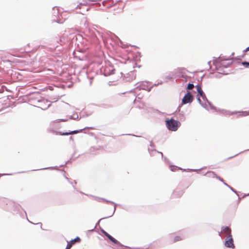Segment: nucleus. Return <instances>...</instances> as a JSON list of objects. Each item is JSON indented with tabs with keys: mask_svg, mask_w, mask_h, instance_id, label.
<instances>
[{
	"mask_svg": "<svg viewBox=\"0 0 249 249\" xmlns=\"http://www.w3.org/2000/svg\"><path fill=\"white\" fill-rule=\"evenodd\" d=\"M171 170H172V171H174V169H172V168H171Z\"/></svg>",
	"mask_w": 249,
	"mask_h": 249,
	"instance_id": "nucleus-18",
	"label": "nucleus"
},
{
	"mask_svg": "<svg viewBox=\"0 0 249 249\" xmlns=\"http://www.w3.org/2000/svg\"><path fill=\"white\" fill-rule=\"evenodd\" d=\"M242 65L247 68L249 67V62H242Z\"/></svg>",
	"mask_w": 249,
	"mask_h": 249,
	"instance_id": "nucleus-10",
	"label": "nucleus"
},
{
	"mask_svg": "<svg viewBox=\"0 0 249 249\" xmlns=\"http://www.w3.org/2000/svg\"><path fill=\"white\" fill-rule=\"evenodd\" d=\"M81 132H82V130H74V131H71L70 132H66V133L60 132L59 134L61 135H71V134H77L78 133Z\"/></svg>",
	"mask_w": 249,
	"mask_h": 249,
	"instance_id": "nucleus-6",
	"label": "nucleus"
},
{
	"mask_svg": "<svg viewBox=\"0 0 249 249\" xmlns=\"http://www.w3.org/2000/svg\"><path fill=\"white\" fill-rule=\"evenodd\" d=\"M171 170H172V171H174V169H172V168H171Z\"/></svg>",
	"mask_w": 249,
	"mask_h": 249,
	"instance_id": "nucleus-17",
	"label": "nucleus"
},
{
	"mask_svg": "<svg viewBox=\"0 0 249 249\" xmlns=\"http://www.w3.org/2000/svg\"><path fill=\"white\" fill-rule=\"evenodd\" d=\"M193 96L191 95L190 92H188L183 98L182 100V104H186L187 103H190L193 101Z\"/></svg>",
	"mask_w": 249,
	"mask_h": 249,
	"instance_id": "nucleus-2",
	"label": "nucleus"
},
{
	"mask_svg": "<svg viewBox=\"0 0 249 249\" xmlns=\"http://www.w3.org/2000/svg\"><path fill=\"white\" fill-rule=\"evenodd\" d=\"M224 244L227 248H230L232 249L235 248V246L233 243V239L232 237V236L231 237H227Z\"/></svg>",
	"mask_w": 249,
	"mask_h": 249,
	"instance_id": "nucleus-3",
	"label": "nucleus"
},
{
	"mask_svg": "<svg viewBox=\"0 0 249 249\" xmlns=\"http://www.w3.org/2000/svg\"><path fill=\"white\" fill-rule=\"evenodd\" d=\"M222 233H224L227 237H231L232 236L231 229L229 227H223L222 231L219 232V235L221 236Z\"/></svg>",
	"mask_w": 249,
	"mask_h": 249,
	"instance_id": "nucleus-4",
	"label": "nucleus"
},
{
	"mask_svg": "<svg viewBox=\"0 0 249 249\" xmlns=\"http://www.w3.org/2000/svg\"><path fill=\"white\" fill-rule=\"evenodd\" d=\"M182 240V238L180 236H176L173 240V243H176L178 241H180Z\"/></svg>",
	"mask_w": 249,
	"mask_h": 249,
	"instance_id": "nucleus-8",
	"label": "nucleus"
},
{
	"mask_svg": "<svg viewBox=\"0 0 249 249\" xmlns=\"http://www.w3.org/2000/svg\"><path fill=\"white\" fill-rule=\"evenodd\" d=\"M70 243H71V245L72 246L75 242L73 241V240H71L70 242H69Z\"/></svg>",
	"mask_w": 249,
	"mask_h": 249,
	"instance_id": "nucleus-13",
	"label": "nucleus"
},
{
	"mask_svg": "<svg viewBox=\"0 0 249 249\" xmlns=\"http://www.w3.org/2000/svg\"><path fill=\"white\" fill-rule=\"evenodd\" d=\"M194 86L193 84H189L187 86L188 89H192L194 88Z\"/></svg>",
	"mask_w": 249,
	"mask_h": 249,
	"instance_id": "nucleus-9",
	"label": "nucleus"
},
{
	"mask_svg": "<svg viewBox=\"0 0 249 249\" xmlns=\"http://www.w3.org/2000/svg\"><path fill=\"white\" fill-rule=\"evenodd\" d=\"M73 241L74 242H79L80 241V238L78 237H77L76 238L73 240Z\"/></svg>",
	"mask_w": 249,
	"mask_h": 249,
	"instance_id": "nucleus-12",
	"label": "nucleus"
},
{
	"mask_svg": "<svg viewBox=\"0 0 249 249\" xmlns=\"http://www.w3.org/2000/svg\"><path fill=\"white\" fill-rule=\"evenodd\" d=\"M102 232L105 235L108 237V238L112 242L115 244L117 243L118 241L115 238H114L113 237H112L111 235L108 234L106 231H105L104 230H102Z\"/></svg>",
	"mask_w": 249,
	"mask_h": 249,
	"instance_id": "nucleus-5",
	"label": "nucleus"
},
{
	"mask_svg": "<svg viewBox=\"0 0 249 249\" xmlns=\"http://www.w3.org/2000/svg\"><path fill=\"white\" fill-rule=\"evenodd\" d=\"M249 51V47L247 48L244 51L245 52H247Z\"/></svg>",
	"mask_w": 249,
	"mask_h": 249,
	"instance_id": "nucleus-15",
	"label": "nucleus"
},
{
	"mask_svg": "<svg viewBox=\"0 0 249 249\" xmlns=\"http://www.w3.org/2000/svg\"><path fill=\"white\" fill-rule=\"evenodd\" d=\"M87 0L89 2H94V1H97L98 0Z\"/></svg>",
	"mask_w": 249,
	"mask_h": 249,
	"instance_id": "nucleus-14",
	"label": "nucleus"
},
{
	"mask_svg": "<svg viewBox=\"0 0 249 249\" xmlns=\"http://www.w3.org/2000/svg\"><path fill=\"white\" fill-rule=\"evenodd\" d=\"M166 125L170 130L175 131L180 126V123L178 121L171 119L169 120L166 121Z\"/></svg>",
	"mask_w": 249,
	"mask_h": 249,
	"instance_id": "nucleus-1",
	"label": "nucleus"
},
{
	"mask_svg": "<svg viewBox=\"0 0 249 249\" xmlns=\"http://www.w3.org/2000/svg\"><path fill=\"white\" fill-rule=\"evenodd\" d=\"M65 120H58L57 122H64Z\"/></svg>",
	"mask_w": 249,
	"mask_h": 249,
	"instance_id": "nucleus-16",
	"label": "nucleus"
},
{
	"mask_svg": "<svg viewBox=\"0 0 249 249\" xmlns=\"http://www.w3.org/2000/svg\"><path fill=\"white\" fill-rule=\"evenodd\" d=\"M72 246L71 245V243H70L69 242H68L66 249H70Z\"/></svg>",
	"mask_w": 249,
	"mask_h": 249,
	"instance_id": "nucleus-11",
	"label": "nucleus"
},
{
	"mask_svg": "<svg viewBox=\"0 0 249 249\" xmlns=\"http://www.w3.org/2000/svg\"><path fill=\"white\" fill-rule=\"evenodd\" d=\"M196 89H197V92L199 94L200 96H201L202 97H203V96L205 95H204V92H203V91L202 90L201 86H199V85H197L196 86Z\"/></svg>",
	"mask_w": 249,
	"mask_h": 249,
	"instance_id": "nucleus-7",
	"label": "nucleus"
}]
</instances>
